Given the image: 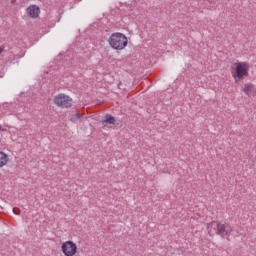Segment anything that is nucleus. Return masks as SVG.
<instances>
[{
    "mask_svg": "<svg viewBox=\"0 0 256 256\" xmlns=\"http://www.w3.org/2000/svg\"><path fill=\"white\" fill-rule=\"evenodd\" d=\"M208 234L213 237V235H220V237H229L233 232V228L229 223H221L219 221H212L208 224Z\"/></svg>",
    "mask_w": 256,
    "mask_h": 256,
    "instance_id": "obj_1",
    "label": "nucleus"
},
{
    "mask_svg": "<svg viewBox=\"0 0 256 256\" xmlns=\"http://www.w3.org/2000/svg\"><path fill=\"white\" fill-rule=\"evenodd\" d=\"M231 73L235 83H239L245 77H249V64L247 62H235L231 66Z\"/></svg>",
    "mask_w": 256,
    "mask_h": 256,
    "instance_id": "obj_2",
    "label": "nucleus"
},
{
    "mask_svg": "<svg viewBox=\"0 0 256 256\" xmlns=\"http://www.w3.org/2000/svg\"><path fill=\"white\" fill-rule=\"evenodd\" d=\"M108 41L112 49H116L118 51L123 50V48L128 44L127 36L119 32L113 33Z\"/></svg>",
    "mask_w": 256,
    "mask_h": 256,
    "instance_id": "obj_3",
    "label": "nucleus"
},
{
    "mask_svg": "<svg viewBox=\"0 0 256 256\" xmlns=\"http://www.w3.org/2000/svg\"><path fill=\"white\" fill-rule=\"evenodd\" d=\"M54 103L61 109H69L73 105V99L65 94H58L54 97Z\"/></svg>",
    "mask_w": 256,
    "mask_h": 256,
    "instance_id": "obj_4",
    "label": "nucleus"
},
{
    "mask_svg": "<svg viewBox=\"0 0 256 256\" xmlns=\"http://www.w3.org/2000/svg\"><path fill=\"white\" fill-rule=\"evenodd\" d=\"M61 249L65 256H75L77 254V244H75L73 241L64 242Z\"/></svg>",
    "mask_w": 256,
    "mask_h": 256,
    "instance_id": "obj_5",
    "label": "nucleus"
},
{
    "mask_svg": "<svg viewBox=\"0 0 256 256\" xmlns=\"http://www.w3.org/2000/svg\"><path fill=\"white\" fill-rule=\"evenodd\" d=\"M27 14L28 17H31L32 19H37V17H39V7L35 6V5H31L27 8Z\"/></svg>",
    "mask_w": 256,
    "mask_h": 256,
    "instance_id": "obj_6",
    "label": "nucleus"
},
{
    "mask_svg": "<svg viewBox=\"0 0 256 256\" xmlns=\"http://www.w3.org/2000/svg\"><path fill=\"white\" fill-rule=\"evenodd\" d=\"M243 91L244 93H246V95H253V96L256 95V87L251 83L245 84Z\"/></svg>",
    "mask_w": 256,
    "mask_h": 256,
    "instance_id": "obj_7",
    "label": "nucleus"
},
{
    "mask_svg": "<svg viewBox=\"0 0 256 256\" xmlns=\"http://www.w3.org/2000/svg\"><path fill=\"white\" fill-rule=\"evenodd\" d=\"M9 162V156L5 154L4 152L0 151V167H5L7 163Z\"/></svg>",
    "mask_w": 256,
    "mask_h": 256,
    "instance_id": "obj_8",
    "label": "nucleus"
},
{
    "mask_svg": "<svg viewBox=\"0 0 256 256\" xmlns=\"http://www.w3.org/2000/svg\"><path fill=\"white\" fill-rule=\"evenodd\" d=\"M115 117H113V116H111V115H106L105 117H104V119L102 120V123L104 124V125H107V124H109V125H115Z\"/></svg>",
    "mask_w": 256,
    "mask_h": 256,
    "instance_id": "obj_9",
    "label": "nucleus"
},
{
    "mask_svg": "<svg viewBox=\"0 0 256 256\" xmlns=\"http://www.w3.org/2000/svg\"><path fill=\"white\" fill-rule=\"evenodd\" d=\"M13 213H14V215H20L21 214V209H19L18 207H14L13 208Z\"/></svg>",
    "mask_w": 256,
    "mask_h": 256,
    "instance_id": "obj_10",
    "label": "nucleus"
},
{
    "mask_svg": "<svg viewBox=\"0 0 256 256\" xmlns=\"http://www.w3.org/2000/svg\"><path fill=\"white\" fill-rule=\"evenodd\" d=\"M77 119H81V114L76 113V114H74V115L72 116V120H73V121H77Z\"/></svg>",
    "mask_w": 256,
    "mask_h": 256,
    "instance_id": "obj_11",
    "label": "nucleus"
},
{
    "mask_svg": "<svg viewBox=\"0 0 256 256\" xmlns=\"http://www.w3.org/2000/svg\"><path fill=\"white\" fill-rule=\"evenodd\" d=\"M1 53H3V48H2V47H0V54H1Z\"/></svg>",
    "mask_w": 256,
    "mask_h": 256,
    "instance_id": "obj_12",
    "label": "nucleus"
},
{
    "mask_svg": "<svg viewBox=\"0 0 256 256\" xmlns=\"http://www.w3.org/2000/svg\"><path fill=\"white\" fill-rule=\"evenodd\" d=\"M0 131H5V129H3V128L1 127V125H0Z\"/></svg>",
    "mask_w": 256,
    "mask_h": 256,
    "instance_id": "obj_13",
    "label": "nucleus"
},
{
    "mask_svg": "<svg viewBox=\"0 0 256 256\" xmlns=\"http://www.w3.org/2000/svg\"><path fill=\"white\" fill-rule=\"evenodd\" d=\"M15 2V0H12V3H14Z\"/></svg>",
    "mask_w": 256,
    "mask_h": 256,
    "instance_id": "obj_14",
    "label": "nucleus"
}]
</instances>
